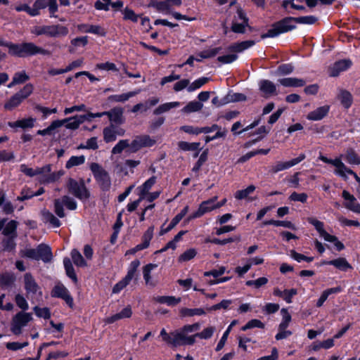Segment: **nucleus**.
<instances>
[{"label":"nucleus","mask_w":360,"mask_h":360,"mask_svg":"<svg viewBox=\"0 0 360 360\" xmlns=\"http://www.w3.org/2000/svg\"><path fill=\"white\" fill-rule=\"evenodd\" d=\"M330 105H325L311 111L307 115V119L311 121H319L323 119L328 114Z\"/></svg>","instance_id":"17"},{"label":"nucleus","mask_w":360,"mask_h":360,"mask_svg":"<svg viewBox=\"0 0 360 360\" xmlns=\"http://www.w3.org/2000/svg\"><path fill=\"white\" fill-rule=\"evenodd\" d=\"M264 327H265V325L264 323H262L259 319H251L245 325L242 326L241 330L246 331L249 329L254 328L264 329Z\"/></svg>","instance_id":"59"},{"label":"nucleus","mask_w":360,"mask_h":360,"mask_svg":"<svg viewBox=\"0 0 360 360\" xmlns=\"http://www.w3.org/2000/svg\"><path fill=\"white\" fill-rule=\"evenodd\" d=\"M60 121H64V124L67 123L65 127L72 130L78 129L81 124L79 119L78 118V115L61 120Z\"/></svg>","instance_id":"50"},{"label":"nucleus","mask_w":360,"mask_h":360,"mask_svg":"<svg viewBox=\"0 0 360 360\" xmlns=\"http://www.w3.org/2000/svg\"><path fill=\"white\" fill-rule=\"evenodd\" d=\"M149 6L155 8L158 12H166L169 13L170 5L169 1L150 0Z\"/></svg>","instance_id":"39"},{"label":"nucleus","mask_w":360,"mask_h":360,"mask_svg":"<svg viewBox=\"0 0 360 360\" xmlns=\"http://www.w3.org/2000/svg\"><path fill=\"white\" fill-rule=\"evenodd\" d=\"M63 265L66 276L70 278L74 284H77L78 278L72 265V261L68 257L63 259Z\"/></svg>","instance_id":"26"},{"label":"nucleus","mask_w":360,"mask_h":360,"mask_svg":"<svg viewBox=\"0 0 360 360\" xmlns=\"http://www.w3.org/2000/svg\"><path fill=\"white\" fill-rule=\"evenodd\" d=\"M221 50L222 48L221 46L215 47L214 49L202 51L198 53V56L202 59L211 58L216 56Z\"/></svg>","instance_id":"55"},{"label":"nucleus","mask_w":360,"mask_h":360,"mask_svg":"<svg viewBox=\"0 0 360 360\" xmlns=\"http://www.w3.org/2000/svg\"><path fill=\"white\" fill-rule=\"evenodd\" d=\"M123 20H130L133 22H137L141 15L136 14L132 9L129 7H126L122 11Z\"/></svg>","instance_id":"53"},{"label":"nucleus","mask_w":360,"mask_h":360,"mask_svg":"<svg viewBox=\"0 0 360 360\" xmlns=\"http://www.w3.org/2000/svg\"><path fill=\"white\" fill-rule=\"evenodd\" d=\"M259 89L265 94H277L276 85L268 79H263L260 82Z\"/></svg>","instance_id":"37"},{"label":"nucleus","mask_w":360,"mask_h":360,"mask_svg":"<svg viewBox=\"0 0 360 360\" xmlns=\"http://www.w3.org/2000/svg\"><path fill=\"white\" fill-rule=\"evenodd\" d=\"M21 256L34 260L41 259L44 262H49L53 257L51 248L44 243L38 245L36 249L30 248L21 252Z\"/></svg>","instance_id":"6"},{"label":"nucleus","mask_w":360,"mask_h":360,"mask_svg":"<svg viewBox=\"0 0 360 360\" xmlns=\"http://www.w3.org/2000/svg\"><path fill=\"white\" fill-rule=\"evenodd\" d=\"M41 217L44 223H49L53 228H58L61 226L60 221L51 212L45 208L41 211Z\"/></svg>","instance_id":"20"},{"label":"nucleus","mask_w":360,"mask_h":360,"mask_svg":"<svg viewBox=\"0 0 360 360\" xmlns=\"http://www.w3.org/2000/svg\"><path fill=\"white\" fill-rule=\"evenodd\" d=\"M141 92L140 89L129 91L127 93L122 94H114L110 95L108 97V101L109 102H117V103H124L128 101L130 98L135 96Z\"/></svg>","instance_id":"24"},{"label":"nucleus","mask_w":360,"mask_h":360,"mask_svg":"<svg viewBox=\"0 0 360 360\" xmlns=\"http://www.w3.org/2000/svg\"><path fill=\"white\" fill-rule=\"evenodd\" d=\"M17 237L5 236L1 240V250L6 252H12L15 250Z\"/></svg>","instance_id":"35"},{"label":"nucleus","mask_w":360,"mask_h":360,"mask_svg":"<svg viewBox=\"0 0 360 360\" xmlns=\"http://www.w3.org/2000/svg\"><path fill=\"white\" fill-rule=\"evenodd\" d=\"M179 105H180V102H178V101L165 103L160 105L158 108H156L153 110V114L155 115H158L163 112H167L174 108H177Z\"/></svg>","instance_id":"43"},{"label":"nucleus","mask_w":360,"mask_h":360,"mask_svg":"<svg viewBox=\"0 0 360 360\" xmlns=\"http://www.w3.org/2000/svg\"><path fill=\"white\" fill-rule=\"evenodd\" d=\"M66 186L68 192L82 202L86 201L91 197L90 191L86 187L84 179L77 181L70 177L67 181Z\"/></svg>","instance_id":"4"},{"label":"nucleus","mask_w":360,"mask_h":360,"mask_svg":"<svg viewBox=\"0 0 360 360\" xmlns=\"http://www.w3.org/2000/svg\"><path fill=\"white\" fill-rule=\"evenodd\" d=\"M305 158L306 155L304 153H301L297 158H293L289 161L278 162L276 165L271 167L270 172L276 174L278 172L289 169L304 160Z\"/></svg>","instance_id":"14"},{"label":"nucleus","mask_w":360,"mask_h":360,"mask_svg":"<svg viewBox=\"0 0 360 360\" xmlns=\"http://www.w3.org/2000/svg\"><path fill=\"white\" fill-rule=\"evenodd\" d=\"M278 81L282 86L285 87H302L306 84L304 79L297 77L282 78Z\"/></svg>","instance_id":"23"},{"label":"nucleus","mask_w":360,"mask_h":360,"mask_svg":"<svg viewBox=\"0 0 360 360\" xmlns=\"http://www.w3.org/2000/svg\"><path fill=\"white\" fill-rule=\"evenodd\" d=\"M246 27H248L249 30L251 32L254 30V27L250 26L249 24L245 25V23L243 22L238 23L236 22H232L231 29L234 33L244 34L245 32Z\"/></svg>","instance_id":"56"},{"label":"nucleus","mask_w":360,"mask_h":360,"mask_svg":"<svg viewBox=\"0 0 360 360\" xmlns=\"http://www.w3.org/2000/svg\"><path fill=\"white\" fill-rule=\"evenodd\" d=\"M197 255V251L194 248H190L184 252L179 257V262H188L193 259Z\"/></svg>","instance_id":"63"},{"label":"nucleus","mask_w":360,"mask_h":360,"mask_svg":"<svg viewBox=\"0 0 360 360\" xmlns=\"http://www.w3.org/2000/svg\"><path fill=\"white\" fill-rule=\"evenodd\" d=\"M70 255L72 259L73 263L77 267H85L87 266V262L77 249L72 250L70 252Z\"/></svg>","instance_id":"42"},{"label":"nucleus","mask_w":360,"mask_h":360,"mask_svg":"<svg viewBox=\"0 0 360 360\" xmlns=\"http://www.w3.org/2000/svg\"><path fill=\"white\" fill-rule=\"evenodd\" d=\"M178 146L181 150L184 151H195L193 155L194 158H197L201 150L200 142L189 143L187 141H179Z\"/></svg>","instance_id":"28"},{"label":"nucleus","mask_w":360,"mask_h":360,"mask_svg":"<svg viewBox=\"0 0 360 360\" xmlns=\"http://www.w3.org/2000/svg\"><path fill=\"white\" fill-rule=\"evenodd\" d=\"M33 310L36 316L39 318H43L44 319H49L51 318V314L48 307L41 308L38 306H35L33 308Z\"/></svg>","instance_id":"61"},{"label":"nucleus","mask_w":360,"mask_h":360,"mask_svg":"<svg viewBox=\"0 0 360 360\" xmlns=\"http://www.w3.org/2000/svg\"><path fill=\"white\" fill-rule=\"evenodd\" d=\"M340 100L342 105L345 108L349 109L352 105L353 97L347 90H342L340 94Z\"/></svg>","instance_id":"44"},{"label":"nucleus","mask_w":360,"mask_h":360,"mask_svg":"<svg viewBox=\"0 0 360 360\" xmlns=\"http://www.w3.org/2000/svg\"><path fill=\"white\" fill-rule=\"evenodd\" d=\"M209 150L207 148L205 150L202 151V153L200 154L199 159L197 160V162L195 163L193 171L196 172H198L202 167V165L207 160V155H208Z\"/></svg>","instance_id":"62"},{"label":"nucleus","mask_w":360,"mask_h":360,"mask_svg":"<svg viewBox=\"0 0 360 360\" xmlns=\"http://www.w3.org/2000/svg\"><path fill=\"white\" fill-rule=\"evenodd\" d=\"M35 121V118L30 117L28 118L18 120L15 122H8V125L11 128H21L22 129H26L32 128L34 126Z\"/></svg>","instance_id":"22"},{"label":"nucleus","mask_w":360,"mask_h":360,"mask_svg":"<svg viewBox=\"0 0 360 360\" xmlns=\"http://www.w3.org/2000/svg\"><path fill=\"white\" fill-rule=\"evenodd\" d=\"M307 221L310 224H311L314 226L315 229L318 231V233L320 234V236L324 238V240L325 239H331L330 234H329L324 229L323 222L318 220L316 218H313V217L308 218Z\"/></svg>","instance_id":"29"},{"label":"nucleus","mask_w":360,"mask_h":360,"mask_svg":"<svg viewBox=\"0 0 360 360\" xmlns=\"http://www.w3.org/2000/svg\"><path fill=\"white\" fill-rule=\"evenodd\" d=\"M24 288L26 292V297L29 299L30 297H34L35 295L39 293L40 296L42 295L41 288L35 281L34 276L31 273H25L23 276Z\"/></svg>","instance_id":"11"},{"label":"nucleus","mask_w":360,"mask_h":360,"mask_svg":"<svg viewBox=\"0 0 360 360\" xmlns=\"http://www.w3.org/2000/svg\"><path fill=\"white\" fill-rule=\"evenodd\" d=\"M0 277V286L2 289L12 287L16 281V276L13 272L1 274Z\"/></svg>","instance_id":"25"},{"label":"nucleus","mask_w":360,"mask_h":360,"mask_svg":"<svg viewBox=\"0 0 360 360\" xmlns=\"http://www.w3.org/2000/svg\"><path fill=\"white\" fill-rule=\"evenodd\" d=\"M129 146L127 139L120 140L112 149V154H120L127 148Z\"/></svg>","instance_id":"64"},{"label":"nucleus","mask_w":360,"mask_h":360,"mask_svg":"<svg viewBox=\"0 0 360 360\" xmlns=\"http://www.w3.org/2000/svg\"><path fill=\"white\" fill-rule=\"evenodd\" d=\"M153 230L154 227L150 226L143 233L142 236V243L139 244L143 250L148 248L150 242L153 236Z\"/></svg>","instance_id":"49"},{"label":"nucleus","mask_w":360,"mask_h":360,"mask_svg":"<svg viewBox=\"0 0 360 360\" xmlns=\"http://www.w3.org/2000/svg\"><path fill=\"white\" fill-rule=\"evenodd\" d=\"M106 112V116L108 117L111 127H117L125 122V118L123 115L124 110L122 107H114Z\"/></svg>","instance_id":"13"},{"label":"nucleus","mask_w":360,"mask_h":360,"mask_svg":"<svg viewBox=\"0 0 360 360\" xmlns=\"http://www.w3.org/2000/svg\"><path fill=\"white\" fill-rule=\"evenodd\" d=\"M31 33L36 36L45 35L49 37H65L68 34V29L61 25L35 26Z\"/></svg>","instance_id":"7"},{"label":"nucleus","mask_w":360,"mask_h":360,"mask_svg":"<svg viewBox=\"0 0 360 360\" xmlns=\"http://www.w3.org/2000/svg\"><path fill=\"white\" fill-rule=\"evenodd\" d=\"M157 177L155 176H150L147 179L141 186L137 188L139 191L138 194L141 199H144L146 195L148 193L150 188L156 183Z\"/></svg>","instance_id":"27"},{"label":"nucleus","mask_w":360,"mask_h":360,"mask_svg":"<svg viewBox=\"0 0 360 360\" xmlns=\"http://www.w3.org/2000/svg\"><path fill=\"white\" fill-rule=\"evenodd\" d=\"M0 46L7 47L8 54L17 58H28L38 54L43 56L50 55L49 50L37 46L33 42L23 41L22 43L15 44L0 38Z\"/></svg>","instance_id":"2"},{"label":"nucleus","mask_w":360,"mask_h":360,"mask_svg":"<svg viewBox=\"0 0 360 360\" xmlns=\"http://www.w3.org/2000/svg\"><path fill=\"white\" fill-rule=\"evenodd\" d=\"M345 160L350 165H360V156L353 148H348L345 153Z\"/></svg>","instance_id":"46"},{"label":"nucleus","mask_w":360,"mask_h":360,"mask_svg":"<svg viewBox=\"0 0 360 360\" xmlns=\"http://www.w3.org/2000/svg\"><path fill=\"white\" fill-rule=\"evenodd\" d=\"M211 202H212V200H205V201H202L200 204L198 209L195 212H194L192 214H191L189 216H188L185 219L184 223H186V224L188 223L191 220L197 219V218H200L202 216H203L205 213L211 212L212 211V207H210V208L209 207L208 208V207H205V205L207 204H210Z\"/></svg>","instance_id":"18"},{"label":"nucleus","mask_w":360,"mask_h":360,"mask_svg":"<svg viewBox=\"0 0 360 360\" xmlns=\"http://www.w3.org/2000/svg\"><path fill=\"white\" fill-rule=\"evenodd\" d=\"M32 320L30 313L25 311L18 312L12 319L11 323V330L14 335H20L22 333V328Z\"/></svg>","instance_id":"9"},{"label":"nucleus","mask_w":360,"mask_h":360,"mask_svg":"<svg viewBox=\"0 0 360 360\" xmlns=\"http://www.w3.org/2000/svg\"><path fill=\"white\" fill-rule=\"evenodd\" d=\"M23 101L18 96V94H13L4 105V108L6 110L12 111L18 107Z\"/></svg>","instance_id":"41"},{"label":"nucleus","mask_w":360,"mask_h":360,"mask_svg":"<svg viewBox=\"0 0 360 360\" xmlns=\"http://www.w3.org/2000/svg\"><path fill=\"white\" fill-rule=\"evenodd\" d=\"M155 140L151 139L149 135L137 136L129 143L131 152L135 153L144 147H151L155 144Z\"/></svg>","instance_id":"12"},{"label":"nucleus","mask_w":360,"mask_h":360,"mask_svg":"<svg viewBox=\"0 0 360 360\" xmlns=\"http://www.w3.org/2000/svg\"><path fill=\"white\" fill-rule=\"evenodd\" d=\"M51 296L52 297L62 299L70 309H73L75 305L73 297L68 288L63 283H59L54 285L51 290Z\"/></svg>","instance_id":"10"},{"label":"nucleus","mask_w":360,"mask_h":360,"mask_svg":"<svg viewBox=\"0 0 360 360\" xmlns=\"http://www.w3.org/2000/svg\"><path fill=\"white\" fill-rule=\"evenodd\" d=\"M117 127H111V125L103 129V139L105 143L113 142L116 140V129Z\"/></svg>","instance_id":"47"},{"label":"nucleus","mask_w":360,"mask_h":360,"mask_svg":"<svg viewBox=\"0 0 360 360\" xmlns=\"http://www.w3.org/2000/svg\"><path fill=\"white\" fill-rule=\"evenodd\" d=\"M63 124L64 121H60V120H54L48 127L38 130L37 134L41 136L51 135L55 129L61 127Z\"/></svg>","instance_id":"36"},{"label":"nucleus","mask_w":360,"mask_h":360,"mask_svg":"<svg viewBox=\"0 0 360 360\" xmlns=\"http://www.w3.org/2000/svg\"><path fill=\"white\" fill-rule=\"evenodd\" d=\"M52 165L47 164L41 167L34 169L35 176L40 175L37 180L40 184L46 185L57 181L63 174L62 171L51 172Z\"/></svg>","instance_id":"8"},{"label":"nucleus","mask_w":360,"mask_h":360,"mask_svg":"<svg viewBox=\"0 0 360 360\" xmlns=\"http://www.w3.org/2000/svg\"><path fill=\"white\" fill-rule=\"evenodd\" d=\"M352 65V62L350 59L339 60L333 64L330 68V76L337 77L342 71L348 70Z\"/></svg>","instance_id":"16"},{"label":"nucleus","mask_w":360,"mask_h":360,"mask_svg":"<svg viewBox=\"0 0 360 360\" xmlns=\"http://www.w3.org/2000/svg\"><path fill=\"white\" fill-rule=\"evenodd\" d=\"M255 43L256 41L254 40H247L240 42H236L229 45L227 49L230 52L240 53L254 46Z\"/></svg>","instance_id":"21"},{"label":"nucleus","mask_w":360,"mask_h":360,"mask_svg":"<svg viewBox=\"0 0 360 360\" xmlns=\"http://www.w3.org/2000/svg\"><path fill=\"white\" fill-rule=\"evenodd\" d=\"M331 266H335L337 269L347 272L348 270L353 269L352 266L347 262L345 257H338L335 259L330 260Z\"/></svg>","instance_id":"30"},{"label":"nucleus","mask_w":360,"mask_h":360,"mask_svg":"<svg viewBox=\"0 0 360 360\" xmlns=\"http://www.w3.org/2000/svg\"><path fill=\"white\" fill-rule=\"evenodd\" d=\"M64 204L61 198H57L55 199L53 201V207H54V212L56 214L60 217L63 218L65 217V213L64 211Z\"/></svg>","instance_id":"58"},{"label":"nucleus","mask_w":360,"mask_h":360,"mask_svg":"<svg viewBox=\"0 0 360 360\" xmlns=\"http://www.w3.org/2000/svg\"><path fill=\"white\" fill-rule=\"evenodd\" d=\"M155 300L160 304H166L169 307H174L181 302V297H176L174 296H158Z\"/></svg>","instance_id":"38"},{"label":"nucleus","mask_w":360,"mask_h":360,"mask_svg":"<svg viewBox=\"0 0 360 360\" xmlns=\"http://www.w3.org/2000/svg\"><path fill=\"white\" fill-rule=\"evenodd\" d=\"M203 107V105L200 101H193L189 102L186 106H184L181 111L184 113H191L200 110Z\"/></svg>","instance_id":"48"},{"label":"nucleus","mask_w":360,"mask_h":360,"mask_svg":"<svg viewBox=\"0 0 360 360\" xmlns=\"http://www.w3.org/2000/svg\"><path fill=\"white\" fill-rule=\"evenodd\" d=\"M247 99V96L242 93H233L232 91H229V93L222 98V103H230L240 101H245Z\"/></svg>","instance_id":"31"},{"label":"nucleus","mask_w":360,"mask_h":360,"mask_svg":"<svg viewBox=\"0 0 360 360\" xmlns=\"http://www.w3.org/2000/svg\"><path fill=\"white\" fill-rule=\"evenodd\" d=\"M34 91V85L31 83L26 84L20 91L16 92L18 96L24 101L27 99Z\"/></svg>","instance_id":"52"},{"label":"nucleus","mask_w":360,"mask_h":360,"mask_svg":"<svg viewBox=\"0 0 360 360\" xmlns=\"http://www.w3.org/2000/svg\"><path fill=\"white\" fill-rule=\"evenodd\" d=\"M18 222L15 220H11L9 221L4 228L1 233L4 236H8V237H18Z\"/></svg>","instance_id":"34"},{"label":"nucleus","mask_w":360,"mask_h":360,"mask_svg":"<svg viewBox=\"0 0 360 360\" xmlns=\"http://www.w3.org/2000/svg\"><path fill=\"white\" fill-rule=\"evenodd\" d=\"M139 266L140 261L139 259H136L131 262L128 267L127 275L124 277V278L130 283L132 278L136 276L137 269Z\"/></svg>","instance_id":"45"},{"label":"nucleus","mask_w":360,"mask_h":360,"mask_svg":"<svg viewBox=\"0 0 360 360\" xmlns=\"http://www.w3.org/2000/svg\"><path fill=\"white\" fill-rule=\"evenodd\" d=\"M77 27L79 30L85 33H91L101 37H105L106 35L105 29L101 27L100 25L80 24Z\"/></svg>","instance_id":"19"},{"label":"nucleus","mask_w":360,"mask_h":360,"mask_svg":"<svg viewBox=\"0 0 360 360\" xmlns=\"http://www.w3.org/2000/svg\"><path fill=\"white\" fill-rule=\"evenodd\" d=\"M342 197L347 201L344 203V206L347 209L354 213L360 214V204L353 195L347 191L344 190L342 193Z\"/></svg>","instance_id":"15"},{"label":"nucleus","mask_w":360,"mask_h":360,"mask_svg":"<svg viewBox=\"0 0 360 360\" xmlns=\"http://www.w3.org/2000/svg\"><path fill=\"white\" fill-rule=\"evenodd\" d=\"M181 317H191L194 316H202L205 314V311L202 308H181L179 311Z\"/></svg>","instance_id":"40"},{"label":"nucleus","mask_w":360,"mask_h":360,"mask_svg":"<svg viewBox=\"0 0 360 360\" xmlns=\"http://www.w3.org/2000/svg\"><path fill=\"white\" fill-rule=\"evenodd\" d=\"M281 313L282 315V321L278 326V329H286L288 327L290 322L291 321V315L285 308H283L281 310Z\"/></svg>","instance_id":"54"},{"label":"nucleus","mask_w":360,"mask_h":360,"mask_svg":"<svg viewBox=\"0 0 360 360\" xmlns=\"http://www.w3.org/2000/svg\"><path fill=\"white\" fill-rule=\"evenodd\" d=\"M210 79H211L210 77H200V78L195 79L194 82H193L190 85L188 84L187 90L188 92L194 91L196 89H200L201 86H202L206 83H207Z\"/></svg>","instance_id":"51"},{"label":"nucleus","mask_w":360,"mask_h":360,"mask_svg":"<svg viewBox=\"0 0 360 360\" xmlns=\"http://www.w3.org/2000/svg\"><path fill=\"white\" fill-rule=\"evenodd\" d=\"M132 315L131 306L128 305L122 309L119 313L113 314L108 319V323H112L120 319L130 318Z\"/></svg>","instance_id":"32"},{"label":"nucleus","mask_w":360,"mask_h":360,"mask_svg":"<svg viewBox=\"0 0 360 360\" xmlns=\"http://www.w3.org/2000/svg\"><path fill=\"white\" fill-rule=\"evenodd\" d=\"M85 162V157L84 155L80 156H72L67 161L65 164V167L67 169H70L75 166H79L84 164Z\"/></svg>","instance_id":"57"},{"label":"nucleus","mask_w":360,"mask_h":360,"mask_svg":"<svg viewBox=\"0 0 360 360\" xmlns=\"http://www.w3.org/2000/svg\"><path fill=\"white\" fill-rule=\"evenodd\" d=\"M318 21V18L314 15H306L300 17L287 16L278 21L274 22L271 28L266 33L261 34L262 39L266 38H275L281 34L287 33L297 28L296 23L304 25H314Z\"/></svg>","instance_id":"1"},{"label":"nucleus","mask_w":360,"mask_h":360,"mask_svg":"<svg viewBox=\"0 0 360 360\" xmlns=\"http://www.w3.org/2000/svg\"><path fill=\"white\" fill-rule=\"evenodd\" d=\"M268 225H274L275 226H283L285 228L290 229L291 230H296L295 225L290 221H281L275 219L265 220L262 221L261 227H264Z\"/></svg>","instance_id":"33"},{"label":"nucleus","mask_w":360,"mask_h":360,"mask_svg":"<svg viewBox=\"0 0 360 360\" xmlns=\"http://www.w3.org/2000/svg\"><path fill=\"white\" fill-rule=\"evenodd\" d=\"M255 190V186L254 185H250L245 189L237 191L235 193V198L238 200L245 199Z\"/></svg>","instance_id":"60"},{"label":"nucleus","mask_w":360,"mask_h":360,"mask_svg":"<svg viewBox=\"0 0 360 360\" xmlns=\"http://www.w3.org/2000/svg\"><path fill=\"white\" fill-rule=\"evenodd\" d=\"M160 336L162 341L166 342L172 348L181 345H193L195 342V334L191 336L186 335V333L174 330L168 333L165 328L160 330Z\"/></svg>","instance_id":"3"},{"label":"nucleus","mask_w":360,"mask_h":360,"mask_svg":"<svg viewBox=\"0 0 360 360\" xmlns=\"http://www.w3.org/2000/svg\"><path fill=\"white\" fill-rule=\"evenodd\" d=\"M90 169L94 178L103 192H108L111 188V178L109 173L98 163L93 162L90 165Z\"/></svg>","instance_id":"5"}]
</instances>
